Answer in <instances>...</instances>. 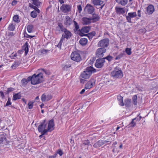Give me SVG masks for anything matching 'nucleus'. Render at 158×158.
Here are the masks:
<instances>
[{
	"instance_id": "nucleus-8",
	"label": "nucleus",
	"mask_w": 158,
	"mask_h": 158,
	"mask_svg": "<svg viewBox=\"0 0 158 158\" xmlns=\"http://www.w3.org/2000/svg\"><path fill=\"white\" fill-rule=\"evenodd\" d=\"M106 49L100 48L98 49L95 52V55L97 57H102L103 56L104 53L106 52Z\"/></svg>"
},
{
	"instance_id": "nucleus-14",
	"label": "nucleus",
	"mask_w": 158,
	"mask_h": 158,
	"mask_svg": "<svg viewBox=\"0 0 158 158\" xmlns=\"http://www.w3.org/2000/svg\"><path fill=\"white\" fill-rule=\"evenodd\" d=\"M108 142H109V141L107 140H100L95 143L94 144L93 146L94 148H98L104 144L107 143Z\"/></svg>"
},
{
	"instance_id": "nucleus-12",
	"label": "nucleus",
	"mask_w": 158,
	"mask_h": 158,
	"mask_svg": "<svg viewBox=\"0 0 158 158\" xmlns=\"http://www.w3.org/2000/svg\"><path fill=\"white\" fill-rule=\"evenodd\" d=\"M95 84V80L93 79H91L85 85V88L86 89H89L93 86Z\"/></svg>"
},
{
	"instance_id": "nucleus-18",
	"label": "nucleus",
	"mask_w": 158,
	"mask_h": 158,
	"mask_svg": "<svg viewBox=\"0 0 158 158\" xmlns=\"http://www.w3.org/2000/svg\"><path fill=\"white\" fill-rule=\"evenodd\" d=\"M71 19L69 16H66L64 21V24L67 27L69 26L72 23Z\"/></svg>"
},
{
	"instance_id": "nucleus-44",
	"label": "nucleus",
	"mask_w": 158,
	"mask_h": 158,
	"mask_svg": "<svg viewBox=\"0 0 158 158\" xmlns=\"http://www.w3.org/2000/svg\"><path fill=\"white\" fill-rule=\"evenodd\" d=\"M24 36L26 38H31L34 37L35 36H31L27 34L26 33H24Z\"/></svg>"
},
{
	"instance_id": "nucleus-42",
	"label": "nucleus",
	"mask_w": 158,
	"mask_h": 158,
	"mask_svg": "<svg viewBox=\"0 0 158 158\" xmlns=\"http://www.w3.org/2000/svg\"><path fill=\"white\" fill-rule=\"evenodd\" d=\"M125 51L126 53L129 55H130L131 54V49L129 48H127L126 49Z\"/></svg>"
},
{
	"instance_id": "nucleus-32",
	"label": "nucleus",
	"mask_w": 158,
	"mask_h": 158,
	"mask_svg": "<svg viewBox=\"0 0 158 158\" xmlns=\"http://www.w3.org/2000/svg\"><path fill=\"white\" fill-rule=\"evenodd\" d=\"M31 1H32V2H31L32 4L38 7L40 6V2L39 0H31Z\"/></svg>"
},
{
	"instance_id": "nucleus-29",
	"label": "nucleus",
	"mask_w": 158,
	"mask_h": 158,
	"mask_svg": "<svg viewBox=\"0 0 158 158\" xmlns=\"http://www.w3.org/2000/svg\"><path fill=\"white\" fill-rule=\"evenodd\" d=\"M21 95L20 93H18L14 95L13 97L12 100L15 101L18 99H19L21 98Z\"/></svg>"
},
{
	"instance_id": "nucleus-61",
	"label": "nucleus",
	"mask_w": 158,
	"mask_h": 158,
	"mask_svg": "<svg viewBox=\"0 0 158 158\" xmlns=\"http://www.w3.org/2000/svg\"><path fill=\"white\" fill-rule=\"evenodd\" d=\"M17 3V1L16 0H14L12 2V5L13 6H15V5Z\"/></svg>"
},
{
	"instance_id": "nucleus-31",
	"label": "nucleus",
	"mask_w": 158,
	"mask_h": 158,
	"mask_svg": "<svg viewBox=\"0 0 158 158\" xmlns=\"http://www.w3.org/2000/svg\"><path fill=\"white\" fill-rule=\"evenodd\" d=\"M131 100L130 99L127 98L125 99V105L127 107H130L131 106Z\"/></svg>"
},
{
	"instance_id": "nucleus-59",
	"label": "nucleus",
	"mask_w": 158,
	"mask_h": 158,
	"mask_svg": "<svg viewBox=\"0 0 158 158\" xmlns=\"http://www.w3.org/2000/svg\"><path fill=\"white\" fill-rule=\"evenodd\" d=\"M71 64H66L64 66V69L69 68L71 67Z\"/></svg>"
},
{
	"instance_id": "nucleus-35",
	"label": "nucleus",
	"mask_w": 158,
	"mask_h": 158,
	"mask_svg": "<svg viewBox=\"0 0 158 158\" xmlns=\"http://www.w3.org/2000/svg\"><path fill=\"white\" fill-rule=\"evenodd\" d=\"M15 29V27L13 23H11L10 24L8 27V29L10 31H14Z\"/></svg>"
},
{
	"instance_id": "nucleus-34",
	"label": "nucleus",
	"mask_w": 158,
	"mask_h": 158,
	"mask_svg": "<svg viewBox=\"0 0 158 158\" xmlns=\"http://www.w3.org/2000/svg\"><path fill=\"white\" fill-rule=\"evenodd\" d=\"M13 20L16 23H19L20 22L19 16L18 15H15L13 17Z\"/></svg>"
},
{
	"instance_id": "nucleus-51",
	"label": "nucleus",
	"mask_w": 158,
	"mask_h": 158,
	"mask_svg": "<svg viewBox=\"0 0 158 158\" xmlns=\"http://www.w3.org/2000/svg\"><path fill=\"white\" fill-rule=\"evenodd\" d=\"M57 153L59 154L60 156L63 154V152L60 149H58L57 152Z\"/></svg>"
},
{
	"instance_id": "nucleus-62",
	"label": "nucleus",
	"mask_w": 158,
	"mask_h": 158,
	"mask_svg": "<svg viewBox=\"0 0 158 158\" xmlns=\"http://www.w3.org/2000/svg\"><path fill=\"white\" fill-rule=\"evenodd\" d=\"M14 35V34L12 32H10L8 33V35L9 36H12Z\"/></svg>"
},
{
	"instance_id": "nucleus-64",
	"label": "nucleus",
	"mask_w": 158,
	"mask_h": 158,
	"mask_svg": "<svg viewBox=\"0 0 158 158\" xmlns=\"http://www.w3.org/2000/svg\"><path fill=\"white\" fill-rule=\"evenodd\" d=\"M29 6L33 9H35L34 8L35 7V6H34L32 4L30 3L29 4Z\"/></svg>"
},
{
	"instance_id": "nucleus-45",
	"label": "nucleus",
	"mask_w": 158,
	"mask_h": 158,
	"mask_svg": "<svg viewBox=\"0 0 158 158\" xmlns=\"http://www.w3.org/2000/svg\"><path fill=\"white\" fill-rule=\"evenodd\" d=\"M73 22L75 28L76 30H78V29L79 28V26L78 25L77 23L75 21H74Z\"/></svg>"
},
{
	"instance_id": "nucleus-27",
	"label": "nucleus",
	"mask_w": 158,
	"mask_h": 158,
	"mask_svg": "<svg viewBox=\"0 0 158 158\" xmlns=\"http://www.w3.org/2000/svg\"><path fill=\"white\" fill-rule=\"evenodd\" d=\"M6 137L3 135H0V144L5 143L6 142Z\"/></svg>"
},
{
	"instance_id": "nucleus-16",
	"label": "nucleus",
	"mask_w": 158,
	"mask_h": 158,
	"mask_svg": "<svg viewBox=\"0 0 158 158\" xmlns=\"http://www.w3.org/2000/svg\"><path fill=\"white\" fill-rule=\"evenodd\" d=\"M146 13L148 15H151L154 11L155 9L154 6L152 4H150L147 7Z\"/></svg>"
},
{
	"instance_id": "nucleus-50",
	"label": "nucleus",
	"mask_w": 158,
	"mask_h": 158,
	"mask_svg": "<svg viewBox=\"0 0 158 158\" xmlns=\"http://www.w3.org/2000/svg\"><path fill=\"white\" fill-rule=\"evenodd\" d=\"M95 60V58L94 57H92L90 59V60H89V61H90L89 64H92L94 63Z\"/></svg>"
},
{
	"instance_id": "nucleus-4",
	"label": "nucleus",
	"mask_w": 158,
	"mask_h": 158,
	"mask_svg": "<svg viewBox=\"0 0 158 158\" xmlns=\"http://www.w3.org/2000/svg\"><path fill=\"white\" fill-rule=\"evenodd\" d=\"M123 76V72L121 70L117 68H115L111 73V76L115 78H121Z\"/></svg>"
},
{
	"instance_id": "nucleus-9",
	"label": "nucleus",
	"mask_w": 158,
	"mask_h": 158,
	"mask_svg": "<svg viewBox=\"0 0 158 158\" xmlns=\"http://www.w3.org/2000/svg\"><path fill=\"white\" fill-rule=\"evenodd\" d=\"M105 62V58L98 59L96 60L95 66L98 68H101L103 66Z\"/></svg>"
},
{
	"instance_id": "nucleus-3",
	"label": "nucleus",
	"mask_w": 158,
	"mask_h": 158,
	"mask_svg": "<svg viewBox=\"0 0 158 158\" xmlns=\"http://www.w3.org/2000/svg\"><path fill=\"white\" fill-rule=\"evenodd\" d=\"M43 74L40 73L37 75L35 74L32 75V80L31 84L33 85H37L41 83L43 81Z\"/></svg>"
},
{
	"instance_id": "nucleus-24",
	"label": "nucleus",
	"mask_w": 158,
	"mask_h": 158,
	"mask_svg": "<svg viewBox=\"0 0 158 158\" xmlns=\"http://www.w3.org/2000/svg\"><path fill=\"white\" fill-rule=\"evenodd\" d=\"M22 48L23 51H24L25 52V55L27 54L29 51L28 43L27 42L25 43L23 46Z\"/></svg>"
},
{
	"instance_id": "nucleus-25",
	"label": "nucleus",
	"mask_w": 158,
	"mask_h": 158,
	"mask_svg": "<svg viewBox=\"0 0 158 158\" xmlns=\"http://www.w3.org/2000/svg\"><path fill=\"white\" fill-rule=\"evenodd\" d=\"M116 2L119 4L123 6H125L127 3L128 0H115Z\"/></svg>"
},
{
	"instance_id": "nucleus-39",
	"label": "nucleus",
	"mask_w": 158,
	"mask_h": 158,
	"mask_svg": "<svg viewBox=\"0 0 158 158\" xmlns=\"http://www.w3.org/2000/svg\"><path fill=\"white\" fill-rule=\"evenodd\" d=\"M31 16L33 18H35L37 16V13L36 11L33 10L31 13Z\"/></svg>"
},
{
	"instance_id": "nucleus-2",
	"label": "nucleus",
	"mask_w": 158,
	"mask_h": 158,
	"mask_svg": "<svg viewBox=\"0 0 158 158\" xmlns=\"http://www.w3.org/2000/svg\"><path fill=\"white\" fill-rule=\"evenodd\" d=\"M96 72V69L91 66L87 67L86 69L81 74V77L85 79L89 78L93 73Z\"/></svg>"
},
{
	"instance_id": "nucleus-5",
	"label": "nucleus",
	"mask_w": 158,
	"mask_h": 158,
	"mask_svg": "<svg viewBox=\"0 0 158 158\" xmlns=\"http://www.w3.org/2000/svg\"><path fill=\"white\" fill-rule=\"evenodd\" d=\"M71 59L77 62L80 61L81 59V57L80 53L76 51L73 52L71 55Z\"/></svg>"
},
{
	"instance_id": "nucleus-22",
	"label": "nucleus",
	"mask_w": 158,
	"mask_h": 158,
	"mask_svg": "<svg viewBox=\"0 0 158 158\" xmlns=\"http://www.w3.org/2000/svg\"><path fill=\"white\" fill-rule=\"evenodd\" d=\"M66 29L63 26L62 24L60 23H58V26L56 27V30L59 31H61L62 32H64Z\"/></svg>"
},
{
	"instance_id": "nucleus-49",
	"label": "nucleus",
	"mask_w": 158,
	"mask_h": 158,
	"mask_svg": "<svg viewBox=\"0 0 158 158\" xmlns=\"http://www.w3.org/2000/svg\"><path fill=\"white\" fill-rule=\"evenodd\" d=\"M28 108L29 109H32L33 107V103L31 102H30L28 103Z\"/></svg>"
},
{
	"instance_id": "nucleus-23",
	"label": "nucleus",
	"mask_w": 158,
	"mask_h": 158,
	"mask_svg": "<svg viewBox=\"0 0 158 158\" xmlns=\"http://www.w3.org/2000/svg\"><path fill=\"white\" fill-rule=\"evenodd\" d=\"M91 2L95 6H100L103 3V2L101 0H92Z\"/></svg>"
},
{
	"instance_id": "nucleus-47",
	"label": "nucleus",
	"mask_w": 158,
	"mask_h": 158,
	"mask_svg": "<svg viewBox=\"0 0 158 158\" xmlns=\"http://www.w3.org/2000/svg\"><path fill=\"white\" fill-rule=\"evenodd\" d=\"M105 59H106L108 60L109 61H110L112 60L113 57L110 56H108L107 57L104 58Z\"/></svg>"
},
{
	"instance_id": "nucleus-55",
	"label": "nucleus",
	"mask_w": 158,
	"mask_h": 158,
	"mask_svg": "<svg viewBox=\"0 0 158 158\" xmlns=\"http://www.w3.org/2000/svg\"><path fill=\"white\" fill-rule=\"evenodd\" d=\"M11 102L10 101V100L9 98L8 99V100L7 101L5 106H8L9 105H11Z\"/></svg>"
},
{
	"instance_id": "nucleus-57",
	"label": "nucleus",
	"mask_w": 158,
	"mask_h": 158,
	"mask_svg": "<svg viewBox=\"0 0 158 158\" xmlns=\"http://www.w3.org/2000/svg\"><path fill=\"white\" fill-rule=\"evenodd\" d=\"M47 101L50 100L52 98V96L49 94H46Z\"/></svg>"
},
{
	"instance_id": "nucleus-20",
	"label": "nucleus",
	"mask_w": 158,
	"mask_h": 158,
	"mask_svg": "<svg viewBox=\"0 0 158 158\" xmlns=\"http://www.w3.org/2000/svg\"><path fill=\"white\" fill-rule=\"evenodd\" d=\"M116 13L118 14H124L125 13V10L124 8H120L116 6L115 8Z\"/></svg>"
},
{
	"instance_id": "nucleus-41",
	"label": "nucleus",
	"mask_w": 158,
	"mask_h": 158,
	"mask_svg": "<svg viewBox=\"0 0 158 158\" xmlns=\"http://www.w3.org/2000/svg\"><path fill=\"white\" fill-rule=\"evenodd\" d=\"M19 62H15L14 63L13 65L11 66V68L13 69H15L16 67L19 66Z\"/></svg>"
},
{
	"instance_id": "nucleus-63",
	"label": "nucleus",
	"mask_w": 158,
	"mask_h": 158,
	"mask_svg": "<svg viewBox=\"0 0 158 158\" xmlns=\"http://www.w3.org/2000/svg\"><path fill=\"white\" fill-rule=\"evenodd\" d=\"M137 14L138 15L139 17H140L141 16V11L140 10H138Z\"/></svg>"
},
{
	"instance_id": "nucleus-37",
	"label": "nucleus",
	"mask_w": 158,
	"mask_h": 158,
	"mask_svg": "<svg viewBox=\"0 0 158 158\" xmlns=\"http://www.w3.org/2000/svg\"><path fill=\"white\" fill-rule=\"evenodd\" d=\"M47 95L45 94H43L41 96V100L43 102L47 101Z\"/></svg>"
},
{
	"instance_id": "nucleus-1",
	"label": "nucleus",
	"mask_w": 158,
	"mask_h": 158,
	"mask_svg": "<svg viewBox=\"0 0 158 158\" xmlns=\"http://www.w3.org/2000/svg\"><path fill=\"white\" fill-rule=\"evenodd\" d=\"M54 121L53 119L49 121L48 123L46 120H44L40 123L38 127V131L42 135L46 134L48 132H51L54 129Z\"/></svg>"
},
{
	"instance_id": "nucleus-48",
	"label": "nucleus",
	"mask_w": 158,
	"mask_h": 158,
	"mask_svg": "<svg viewBox=\"0 0 158 158\" xmlns=\"http://www.w3.org/2000/svg\"><path fill=\"white\" fill-rule=\"evenodd\" d=\"M49 51L48 50L43 49L41 50V53L44 54H46Z\"/></svg>"
},
{
	"instance_id": "nucleus-17",
	"label": "nucleus",
	"mask_w": 158,
	"mask_h": 158,
	"mask_svg": "<svg viewBox=\"0 0 158 158\" xmlns=\"http://www.w3.org/2000/svg\"><path fill=\"white\" fill-rule=\"evenodd\" d=\"M141 118V116L137 117L132 119L131 122L129 124L128 126L129 127H133L135 126L136 125V121H139Z\"/></svg>"
},
{
	"instance_id": "nucleus-10",
	"label": "nucleus",
	"mask_w": 158,
	"mask_h": 158,
	"mask_svg": "<svg viewBox=\"0 0 158 158\" xmlns=\"http://www.w3.org/2000/svg\"><path fill=\"white\" fill-rule=\"evenodd\" d=\"M137 16L136 12H131L129 13L126 16L127 20L129 23H131V18H134Z\"/></svg>"
},
{
	"instance_id": "nucleus-36",
	"label": "nucleus",
	"mask_w": 158,
	"mask_h": 158,
	"mask_svg": "<svg viewBox=\"0 0 158 158\" xmlns=\"http://www.w3.org/2000/svg\"><path fill=\"white\" fill-rule=\"evenodd\" d=\"M137 96L136 95H134L132 97V100L134 104L135 105H136L137 104Z\"/></svg>"
},
{
	"instance_id": "nucleus-26",
	"label": "nucleus",
	"mask_w": 158,
	"mask_h": 158,
	"mask_svg": "<svg viewBox=\"0 0 158 158\" xmlns=\"http://www.w3.org/2000/svg\"><path fill=\"white\" fill-rule=\"evenodd\" d=\"M123 97L121 96H118L117 97V99L118 102L119 104L121 106H123L124 104L123 101Z\"/></svg>"
},
{
	"instance_id": "nucleus-19",
	"label": "nucleus",
	"mask_w": 158,
	"mask_h": 158,
	"mask_svg": "<svg viewBox=\"0 0 158 158\" xmlns=\"http://www.w3.org/2000/svg\"><path fill=\"white\" fill-rule=\"evenodd\" d=\"M91 21L93 23H95L98 21L100 19V17L97 14L94 13L92 15V17L90 18Z\"/></svg>"
},
{
	"instance_id": "nucleus-33",
	"label": "nucleus",
	"mask_w": 158,
	"mask_h": 158,
	"mask_svg": "<svg viewBox=\"0 0 158 158\" xmlns=\"http://www.w3.org/2000/svg\"><path fill=\"white\" fill-rule=\"evenodd\" d=\"M33 28V27L32 25H29L27 26V30L29 33L32 32Z\"/></svg>"
},
{
	"instance_id": "nucleus-30",
	"label": "nucleus",
	"mask_w": 158,
	"mask_h": 158,
	"mask_svg": "<svg viewBox=\"0 0 158 158\" xmlns=\"http://www.w3.org/2000/svg\"><path fill=\"white\" fill-rule=\"evenodd\" d=\"M96 33L95 31H93L90 32L86 35L88 37L89 40H91L93 37L95 35Z\"/></svg>"
},
{
	"instance_id": "nucleus-46",
	"label": "nucleus",
	"mask_w": 158,
	"mask_h": 158,
	"mask_svg": "<svg viewBox=\"0 0 158 158\" xmlns=\"http://www.w3.org/2000/svg\"><path fill=\"white\" fill-rule=\"evenodd\" d=\"M14 89H15L14 88H12V87H10V88H8L7 89V94H9L10 92H11L12 91H14Z\"/></svg>"
},
{
	"instance_id": "nucleus-40",
	"label": "nucleus",
	"mask_w": 158,
	"mask_h": 158,
	"mask_svg": "<svg viewBox=\"0 0 158 158\" xmlns=\"http://www.w3.org/2000/svg\"><path fill=\"white\" fill-rule=\"evenodd\" d=\"M124 53L122 52L119 55H118L115 58V59L116 60H119L121 58H122L124 56Z\"/></svg>"
},
{
	"instance_id": "nucleus-58",
	"label": "nucleus",
	"mask_w": 158,
	"mask_h": 158,
	"mask_svg": "<svg viewBox=\"0 0 158 158\" xmlns=\"http://www.w3.org/2000/svg\"><path fill=\"white\" fill-rule=\"evenodd\" d=\"M0 94L1 97H2V98H4L5 96L3 92L2 91H0Z\"/></svg>"
},
{
	"instance_id": "nucleus-6",
	"label": "nucleus",
	"mask_w": 158,
	"mask_h": 158,
	"mask_svg": "<svg viewBox=\"0 0 158 158\" xmlns=\"http://www.w3.org/2000/svg\"><path fill=\"white\" fill-rule=\"evenodd\" d=\"M109 43V40L108 39H104L101 40L98 43V47L103 48L107 47Z\"/></svg>"
},
{
	"instance_id": "nucleus-38",
	"label": "nucleus",
	"mask_w": 158,
	"mask_h": 158,
	"mask_svg": "<svg viewBox=\"0 0 158 158\" xmlns=\"http://www.w3.org/2000/svg\"><path fill=\"white\" fill-rule=\"evenodd\" d=\"M21 82L22 84V85L23 86L26 85L28 83L27 80V79L26 78L23 79L21 81Z\"/></svg>"
},
{
	"instance_id": "nucleus-54",
	"label": "nucleus",
	"mask_w": 158,
	"mask_h": 158,
	"mask_svg": "<svg viewBox=\"0 0 158 158\" xmlns=\"http://www.w3.org/2000/svg\"><path fill=\"white\" fill-rule=\"evenodd\" d=\"M77 8L79 13H80L82 10V8L81 5H78L77 6Z\"/></svg>"
},
{
	"instance_id": "nucleus-13",
	"label": "nucleus",
	"mask_w": 158,
	"mask_h": 158,
	"mask_svg": "<svg viewBox=\"0 0 158 158\" xmlns=\"http://www.w3.org/2000/svg\"><path fill=\"white\" fill-rule=\"evenodd\" d=\"M64 33L62 35L61 39L64 40L65 38L67 40L70 38L72 35L71 33L67 29L64 32Z\"/></svg>"
},
{
	"instance_id": "nucleus-43",
	"label": "nucleus",
	"mask_w": 158,
	"mask_h": 158,
	"mask_svg": "<svg viewBox=\"0 0 158 158\" xmlns=\"http://www.w3.org/2000/svg\"><path fill=\"white\" fill-rule=\"evenodd\" d=\"M63 41V40L61 39L60 42L57 45V47L60 49H61L62 44Z\"/></svg>"
},
{
	"instance_id": "nucleus-21",
	"label": "nucleus",
	"mask_w": 158,
	"mask_h": 158,
	"mask_svg": "<svg viewBox=\"0 0 158 158\" xmlns=\"http://www.w3.org/2000/svg\"><path fill=\"white\" fill-rule=\"evenodd\" d=\"M82 23L84 25H88L91 22V19L90 18L84 17L82 18Z\"/></svg>"
},
{
	"instance_id": "nucleus-15",
	"label": "nucleus",
	"mask_w": 158,
	"mask_h": 158,
	"mask_svg": "<svg viewBox=\"0 0 158 158\" xmlns=\"http://www.w3.org/2000/svg\"><path fill=\"white\" fill-rule=\"evenodd\" d=\"M85 9L89 14H91L94 11V6L88 4L85 7Z\"/></svg>"
},
{
	"instance_id": "nucleus-11",
	"label": "nucleus",
	"mask_w": 158,
	"mask_h": 158,
	"mask_svg": "<svg viewBox=\"0 0 158 158\" xmlns=\"http://www.w3.org/2000/svg\"><path fill=\"white\" fill-rule=\"evenodd\" d=\"M90 27H89L86 26L83 27L80 30L79 34L81 36L85 35V33L89 31Z\"/></svg>"
},
{
	"instance_id": "nucleus-52",
	"label": "nucleus",
	"mask_w": 158,
	"mask_h": 158,
	"mask_svg": "<svg viewBox=\"0 0 158 158\" xmlns=\"http://www.w3.org/2000/svg\"><path fill=\"white\" fill-rule=\"evenodd\" d=\"M83 143L85 145H88L90 143L89 141V140H84Z\"/></svg>"
},
{
	"instance_id": "nucleus-28",
	"label": "nucleus",
	"mask_w": 158,
	"mask_h": 158,
	"mask_svg": "<svg viewBox=\"0 0 158 158\" xmlns=\"http://www.w3.org/2000/svg\"><path fill=\"white\" fill-rule=\"evenodd\" d=\"M80 43L82 45H86L87 43V40L85 38H82L79 41Z\"/></svg>"
},
{
	"instance_id": "nucleus-56",
	"label": "nucleus",
	"mask_w": 158,
	"mask_h": 158,
	"mask_svg": "<svg viewBox=\"0 0 158 158\" xmlns=\"http://www.w3.org/2000/svg\"><path fill=\"white\" fill-rule=\"evenodd\" d=\"M27 82H28L30 81H31H31L32 80V76L31 77L30 76L27 77Z\"/></svg>"
},
{
	"instance_id": "nucleus-53",
	"label": "nucleus",
	"mask_w": 158,
	"mask_h": 158,
	"mask_svg": "<svg viewBox=\"0 0 158 158\" xmlns=\"http://www.w3.org/2000/svg\"><path fill=\"white\" fill-rule=\"evenodd\" d=\"M5 127V125L3 122L1 123H0V129L4 128Z\"/></svg>"
},
{
	"instance_id": "nucleus-60",
	"label": "nucleus",
	"mask_w": 158,
	"mask_h": 158,
	"mask_svg": "<svg viewBox=\"0 0 158 158\" xmlns=\"http://www.w3.org/2000/svg\"><path fill=\"white\" fill-rule=\"evenodd\" d=\"M57 155V154L56 153L55 154L53 155L49 156L48 158H56V157Z\"/></svg>"
},
{
	"instance_id": "nucleus-7",
	"label": "nucleus",
	"mask_w": 158,
	"mask_h": 158,
	"mask_svg": "<svg viewBox=\"0 0 158 158\" xmlns=\"http://www.w3.org/2000/svg\"><path fill=\"white\" fill-rule=\"evenodd\" d=\"M71 6L68 4H62L60 7L61 11L64 13H67L71 10Z\"/></svg>"
}]
</instances>
